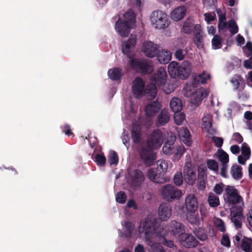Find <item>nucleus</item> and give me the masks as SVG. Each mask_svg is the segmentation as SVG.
Returning a JSON list of instances; mask_svg holds the SVG:
<instances>
[{
    "instance_id": "nucleus-8",
    "label": "nucleus",
    "mask_w": 252,
    "mask_h": 252,
    "mask_svg": "<svg viewBox=\"0 0 252 252\" xmlns=\"http://www.w3.org/2000/svg\"><path fill=\"white\" fill-rule=\"evenodd\" d=\"M129 180L134 188L140 187L145 180L143 172L139 169H135L128 172Z\"/></svg>"
},
{
    "instance_id": "nucleus-29",
    "label": "nucleus",
    "mask_w": 252,
    "mask_h": 252,
    "mask_svg": "<svg viewBox=\"0 0 252 252\" xmlns=\"http://www.w3.org/2000/svg\"><path fill=\"white\" fill-rule=\"evenodd\" d=\"M201 29V26L199 24L194 25L191 22L189 21H185L184 23L182 31L185 33L190 34L194 30L196 31V32Z\"/></svg>"
},
{
    "instance_id": "nucleus-36",
    "label": "nucleus",
    "mask_w": 252,
    "mask_h": 252,
    "mask_svg": "<svg viewBox=\"0 0 252 252\" xmlns=\"http://www.w3.org/2000/svg\"><path fill=\"white\" fill-rule=\"evenodd\" d=\"M194 41L198 48H202L204 46L203 35L201 33V29H200L195 33Z\"/></svg>"
},
{
    "instance_id": "nucleus-48",
    "label": "nucleus",
    "mask_w": 252,
    "mask_h": 252,
    "mask_svg": "<svg viewBox=\"0 0 252 252\" xmlns=\"http://www.w3.org/2000/svg\"><path fill=\"white\" fill-rule=\"evenodd\" d=\"M228 29H229L230 32L234 34H236L238 32V27L236 22L232 19L228 22Z\"/></svg>"
},
{
    "instance_id": "nucleus-47",
    "label": "nucleus",
    "mask_w": 252,
    "mask_h": 252,
    "mask_svg": "<svg viewBox=\"0 0 252 252\" xmlns=\"http://www.w3.org/2000/svg\"><path fill=\"white\" fill-rule=\"evenodd\" d=\"M185 119V115L182 113H175L174 120L175 123L178 125H181Z\"/></svg>"
},
{
    "instance_id": "nucleus-26",
    "label": "nucleus",
    "mask_w": 252,
    "mask_h": 252,
    "mask_svg": "<svg viewBox=\"0 0 252 252\" xmlns=\"http://www.w3.org/2000/svg\"><path fill=\"white\" fill-rule=\"evenodd\" d=\"M197 87V84L193 80L192 82L187 83L185 85L182 93L186 97H191L195 92V88Z\"/></svg>"
},
{
    "instance_id": "nucleus-23",
    "label": "nucleus",
    "mask_w": 252,
    "mask_h": 252,
    "mask_svg": "<svg viewBox=\"0 0 252 252\" xmlns=\"http://www.w3.org/2000/svg\"><path fill=\"white\" fill-rule=\"evenodd\" d=\"M230 81L234 90H238L240 88L239 90L242 91L245 87V80L242 76L239 74L234 75Z\"/></svg>"
},
{
    "instance_id": "nucleus-55",
    "label": "nucleus",
    "mask_w": 252,
    "mask_h": 252,
    "mask_svg": "<svg viewBox=\"0 0 252 252\" xmlns=\"http://www.w3.org/2000/svg\"><path fill=\"white\" fill-rule=\"evenodd\" d=\"M188 221L192 224L198 225L199 223L198 216L190 214L187 217Z\"/></svg>"
},
{
    "instance_id": "nucleus-40",
    "label": "nucleus",
    "mask_w": 252,
    "mask_h": 252,
    "mask_svg": "<svg viewBox=\"0 0 252 252\" xmlns=\"http://www.w3.org/2000/svg\"><path fill=\"white\" fill-rule=\"evenodd\" d=\"M218 153L219 159L221 162V164H227L229 162L228 155L222 149L219 150Z\"/></svg>"
},
{
    "instance_id": "nucleus-18",
    "label": "nucleus",
    "mask_w": 252,
    "mask_h": 252,
    "mask_svg": "<svg viewBox=\"0 0 252 252\" xmlns=\"http://www.w3.org/2000/svg\"><path fill=\"white\" fill-rule=\"evenodd\" d=\"M156 56L158 62L163 64L169 63L172 59L170 51L165 49L158 50Z\"/></svg>"
},
{
    "instance_id": "nucleus-9",
    "label": "nucleus",
    "mask_w": 252,
    "mask_h": 252,
    "mask_svg": "<svg viewBox=\"0 0 252 252\" xmlns=\"http://www.w3.org/2000/svg\"><path fill=\"white\" fill-rule=\"evenodd\" d=\"M186 149L184 146H170L169 144H164L162 147L163 153L170 156L174 154V160H178L185 153Z\"/></svg>"
},
{
    "instance_id": "nucleus-60",
    "label": "nucleus",
    "mask_w": 252,
    "mask_h": 252,
    "mask_svg": "<svg viewBox=\"0 0 252 252\" xmlns=\"http://www.w3.org/2000/svg\"><path fill=\"white\" fill-rule=\"evenodd\" d=\"M212 140L217 147L220 148L222 146L223 142L222 138L213 136Z\"/></svg>"
},
{
    "instance_id": "nucleus-14",
    "label": "nucleus",
    "mask_w": 252,
    "mask_h": 252,
    "mask_svg": "<svg viewBox=\"0 0 252 252\" xmlns=\"http://www.w3.org/2000/svg\"><path fill=\"white\" fill-rule=\"evenodd\" d=\"M131 27L127 22H124L120 18L115 24V29L119 34L123 37H127L130 33Z\"/></svg>"
},
{
    "instance_id": "nucleus-13",
    "label": "nucleus",
    "mask_w": 252,
    "mask_h": 252,
    "mask_svg": "<svg viewBox=\"0 0 252 252\" xmlns=\"http://www.w3.org/2000/svg\"><path fill=\"white\" fill-rule=\"evenodd\" d=\"M158 50V45L151 41H147L143 44L142 51L145 56L148 58L156 57Z\"/></svg>"
},
{
    "instance_id": "nucleus-3",
    "label": "nucleus",
    "mask_w": 252,
    "mask_h": 252,
    "mask_svg": "<svg viewBox=\"0 0 252 252\" xmlns=\"http://www.w3.org/2000/svg\"><path fill=\"white\" fill-rule=\"evenodd\" d=\"M140 231L141 233H144L145 238L149 239L154 234L160 237L162 235L164 229L157 221L156 220H152L145 219L142 220L140 223Z\"/></svg>"
},
{
    "instance_id": "nucleus-16",
    "label": "nucleus",
    "mask_w": 252,
    "mask_h": 252,
    "mask_svg": "<svg viewBox=\"0 0 252 252\" xmlns=\"http://www.w3.org/2000/svg\"><path fill=\"white\" fill-rule=\"evenodd\" d=\"M185 206L187 212L193 213L197 209L198 203L197 198L193 194H189L185 200Z\"/></svg>"
},
{
    "instance_id": "nucleus-58",
    "label": "nucleus",
    "mask_w": 252,
    "mask_h": 252,
    "mask_svg": "<svg viewBox=\"0 0 252 252\" xmlns=\"http://www.w3.org/2000/svg\"><path fill=\"white\" fill-rule=\"evenodd\" d=\"M158 168L161 170V172H165L168 168V164L164 160H159L158 161Z\"/></svg>"
},
{
    "instance_id": "nucleus-5",
    "label": "nucleus",
    "mask_w": 252,
    "mask_h": 252,
    "mask_svg": "<svg viewBox=\"0 0 252 252\" xmlns=\"http://www.w3.org/2000/svg\"><path fill=\"white\" fill-rule=\"evenodd\" d=\"M151 21L156 29H163L169 25V20L167 15L161 10L154 11L151 16Z\"/></svg>"
},
{
    "instance_id": "nucleus-19",
    "label": "nucleus",
    "mask_w": 252,
    "mask_h": 252,
    "mask_svg": "<svg viewBox=\"0 0 252 252\" xmlns=\"http://www.w3.org/2000/svg\"><path fill=\"white\" fill-rule=\"evenodd\" d=\"M161 108V105L159 102L153 101L146 106V114L148 117H153L158 112Z\"/></svg>"
},
{
    "instance_id": "nucleus-15",
    "label": "nucleus",
    "mask_w": 252,
    "mask_h": 252,
    "mask_svg": "<svg viewBox=\"0 0 252 252\" xmlns=\"http://www.w3.org/2000/svg\"><path fill=\"white\" fill-rule=\"evenodd\" d=\"M167 73L164 67H159L156 73L152 77V81L158 86H161L165 83Z\"/></svg>"
},
{
    "instance_id": "nucleus-57",
    "label": "nucleus",
    "mask_w": 252,
    "mask_h": 252,
    "mask_svg": "<svg viewBox=\"0 0 252 252\" xmlns=\"http://www.w3.org/2000/svg\"><path fill=\"white\" fill-rule=\"evenodd\" d=\"M224 186L222 183L216 184L214 187L213 191L218 195L221 194L223 192Z\"/></svg>"
},
{
    "instance_id": "nucleus-22",
    "label": "nucleus",
    "mask_w": 252,
    "mask_h": 252,
    "mask_svg": "<svg viewBox=\"0 0 252 252\" xmlns=\"http://www.w3.org/2000/svg\"><path fill=\"white\" fill-rule=\"evenodd\" d=\"M131 137L133 142L139 143L142 140L141 127L140 126L133 124L131 130Z\"/></svg>"
},
{
    "instance_id": "nucleus-49",
    "label": "nucleus",
    "mask_w": 252,
    "mask_h": 252,
    "mask_svg": "<svg viewBox=\"0 0 252 252\" xmlns=\"http://www.w3.org/2000/svg\"><path fill=\"white\" fill-rule=\"evenodd\" d=\"M241 247L245 252H252V242L249 240H243Z\"/></svg>"
},
{
    "instance_id": "nucleus-51",
    "label": "nucleus",
    "mask_w": 252,
    "mask_h": 252,
    "mask_svg": "<svg viewBox=\"0 0 252 252\" xmlns=\"http://www.w3.org/2000/svg\"><path fill=\"white\" fill-rule=\"evenodd\" d=\"M126 198L127 196L125 192L123 191H120L116 194V200L119 203L124 204L126 202Z\"/></svg>"
},
{
    "instance_id": "nucleus-50",
    "label": "nucleus",
    "mask_w": 252,
    "mask_h": 252,
    "mask_svg": "<svg viewBox=\"0 0 252 252\" xmlns=\"http://www.w3.org/2000/svg\"><path fill=\"white\" fill-rule=\"evenodd\" d=\"M241 151L243 156L250 158L251 156V149L246 143H243L242 145Z\"/></svg>"
},
{
    "instance_id": "nucleus-45",
    "label": "nucleus",
    "mask_w": 252,
    "mask_h": 252,
    "mask_svg": "<svg viewBox=\"0 0 252 252\" xmlns=\"http://www.w3.org/2000/svg\"><path fill=\"white\" fill-rule=\"evenodd\" d=\"M119 158L117 153L115 151H112L108 156V162L110 165L117 164Z\"/></svg>"
},
{
    "instance_id": "nucleus-59",
    "label": "nucleus",
    "mask_w": 252,
    "mask_h": 252,
    "mask_svg": "<svg viewBox=\"0 0 252 252\" xmlns=\"http://www.w3.org/2000/svg\"><path fill=\"white\" fill-rule=\"evenodd\" d=\"M63 129V131L67 136H69L70 135H72L74 136V135L73 133L72 132V130L70 128V126L68 124H65L64 126L61 127Z\"/></svg>"
},
{
    "instance_id": "nucleus-1",
    "label": "nucleus",
    "mask_w": 252,
    "mask_h": 252,
    "mask_svg": "<svg viewBox=\"0 0 252 252\" xmlns=\"http://www.w3.org/2000/svg\"><path fill=\"white\" fill-rule=\"evenodd\" d=\"M163 134L160 130L155 129L149 135L145 144L140 145L139 153L141 159L147 166L154 164L157 159L154 150L159 148L163 143Z\"/></svg>"
},
{
    "instance_id": "nucleus-25",
    "label": "nucleus",
    "mask_w": 252,
    "mask_h": 252,
    "mask_svg": "<svg viewBox=\"0 0 252 252\" xmlns=\"http://www.w3.org/2000/svg\"><path fill=\"white\" fill-rule=\"evenodd\" d=\"M157 168H151L148 171V176L152 181L158 184H162L165 182V180L160 177Z\"/></svg>"
},
{
    "instance_id": "nucleus-11",
    "label": "nucleus",
    "mask_w": 252,
    "mask_h": 252,
    "mask_svg": "<svg viewBox=\"0 0 252 252\" xmlns=\"http://www.w3.org/2000/svg\"><path fill=\"white\" fill-rule=\"evenodd\" d=\"M179 239L181 244L187 248H194L198 243L196 238L190 233H182L180 235Z\"/></svg>"
},
{
    "instance_id": "nucleus-43",
    "label": "nucleus",
    "mask_w": 252,
    "mask_h": 252,
    "mask_svg": "<svg viewBox=\"0 0 252 252\" xmlns=\"http://www.w3.org/2000/svg\"><path fill=\"white\" fill-rule=\"evenodd\" d=\"M94 161L97 165L100 166H103L106 164V158L103 153L97 154L95 156Z\"/></svg>"
},
{
    "instance_id": "nucleus-53",
    "label": "nucleus",
    "mask_w": 252,
    "mask_h": 252,
    "mask_svg": "<svg viewBox=\"0 0 252 252\" xmlns=\"http://www.w3.org/2000/svg\"><path fill=\"white\" fill-rule=\"evenodd\" d=\"M186 55V52L180 48L177 49L174 53L175 58L179 61H183Z\"/></svg>"
},
{
    "instance_id": "nucleus-20",
    "label": "nucleus",
    "mask_w": 252,
    "mask_h": 252,
    "mask_svg": "<svg viewBox=\"0 0 252 252\" xmlns=\"http://www.w3.org/2000/svg\"><path fill=\"white\" fill-rule=\"evenodd\" d=\"M185 180L188 184L193 185L196 180V173L191 167L185 165L184 169Z\"/></svg>"
},
{
    "instance_id": "nucleus-62",
    "label": "nucleus",
    "mask_w": 252,
    "mask_h": 252,
    "mask_svg": "<svg viewBox=\"0 0 252 252\" xmlns=\"http://www.w3.org/2000/svg\"><path fill=\"white\" fill-rule=\"evenodd\" d=\"M221 244L222 245H223L224 246H225L227 247H230V240H229V237L227 235L224 234L222 236V239L221 241Z\"/></svg>"
},
{
    "instance_id": "nucleus-52",
    "label": "nucleus",
    "mask_w": 252,
    "mask_h": 252,
    "mask_svg": "<svg viewBox=\"0 0 252 252\" xmlns=\"http://www.w3.org/2000/svg\"><path fill=\"white\" fill-rule=\"evenodd\" d=\"M208 168L214 171L219 170V166L217 162L214 159H208L207 161Z\"/></svg>"
},
{
    "instance_id": "nucleus-61",
    "label": "nucleus",
    "mask_w": 252,
    "mask_h": 252,
    "mask_svg": "<svg viewBox=\"0 0 252 252\" xmlns=\"http://www.w3.org/2000/svg\"><path fill=\"white\" fill-rule=\"evenodd\" d=\"M216 225L218 229L221 232L225 231V227L223 220L220 219H218L216 220Z\"/></svg>"
},
{
    "instance_id": "nucleus-56",
    "label": "nucleus",
    "mask_w": 252,
    "mask_h": 252,
    "mask_svg": "<svg viewBox=\"0 0 252 252\" xmlns=\"http://www.w3.org/2000/svg\"><path fill=\"white\" fill-rule=\"evenodd\" d=\"M196 94L200 95L201 97L200 100H202L204 98L208 95L209 92L206 89L200 88L196 90Z\"/></svg>"
},
{
    "instance_id": "nucleus-10",
    "label": "nucleus",
    "mask_w": 252,
    "mask_h": 252,
    "mask_svg": "<svg viewBox=\"0 0 252 252\" xmlns=\"http://www.w3.org/2000/svg\"><path fill=\"white\" fill-rule=\"evenodd\" d=\"M145 83L143 80L139 77H136L133 81L132 92L136 98H140L144 94Z\"/></svg>"
},
{
    "instance_id": "nucleus-24",
    "label": "nucleus",
    "mask_w": 252,
    "mask_h": 252,
    "mask_svg": "<svg viewBox=\"0 0 252 252\" xmlns=\"http://www.w3.org/2000/svg\"><path fill=\"white\" fill-rule=\"evenodd\" d=\"M170 114L168 110L163 109L161 110L157 117L156 124L158 126H165L170 120Z\"/></svg>"
},
{
    "instance_id": "nucleus-31",
    "label": "nucleus",
    "mask_w": 252,
    "mask_h": 252,
    "mask_svg": "<svg viewBox=\"0 0 252 252\" xmlns=\"http://www.w3.org/2000/svg\"><path fill=\"white\" fill-rule=\"evenodd\" d=\"M156 84H150L145 87L144 95L150 97L151 99L154 98L157 94V89Z\"/></svg>"
},
{
    "instance_id": "nucleus-28",
    "label": "nucleus",
    "mask_w": 252,
    "mask_h": 252,
    "mask_svg": "<svg viewBox=\"0 0 252 252\" xmlns=\"http://www.w3.org/2000/svg\"><path fill=\"white\" fill-rule=\"evenodd\" d=\"M109 78L114 81L120 80L123 76L122 69L119 67H114L108 71Z\"/></svg>"
},
{
    "instance_id": "nucleus-44",
    "label": "nucleus",
    "mask_w": 252,
    "mask_h": 252,
    "mask_svg": "<svg viewBox=\"0 0 252 252\" xmlns=\"http://www.w3.org/2000/svg\"><path fill=\"white\" fill-rule=\"evenodd\" d=\"M164 232L162 231V235L160 237V242L163 245L166 246L170 248H173L175 247V245L173 241L166 239L164 236Z\"/></svg>"
},
{
    "instance_id": "nucleus-63",
    "label": "nucleus",
    "mask_w": 252,
    "mask_h": 252,
    "mask_svg": "<svg viewBox=\"0 0 252 252\" xmlns=\"http://www.w3.org/2000/svg\"><path fill=\"white\" fill-rule=\"evenodd\" d=\"M201 98L200 95L196 94V90L194 93L193 95L191 96V101L193 103L195 104H199L201 102L202 100H200V99Z\"/></svg>"
},
{
    "instance_id": "nucleus-33",
    "label": "nucleus",
    "mask_w": 252,
    "mask_h": 252,
    "mask_svg": "<svg viewBox=\"0 0 252 252\" xmlns=\"http://www.w3.org/2000/svg\"><path fill=\"white\" fill-rule=\"evenodd\" d=\"M242 167L237 164L233 165L231 166L230 169V173L235 180H239L242 178Z\"/></svg>"
},
{
    "instance_id": "nucleus-27",
    "label": "nucleus",
    "mask_w": 252,
    "mask_h": 252,
    "mask_svg": "<svg viewBox=\"0 0 252 252\" xmlns=\"http://www.w3.org/2000/svg\"><path fill=\"white\" fill-rule=\"evenodd\" d=\"M186 12V8L184 6H179L175 8L171 14V18L175 21L182 19Z\"/></svg>"
},
{
    "instance_id": "nucleus-34",
    "label": "nucleus",
    "mask_w": 252,
    "mask_h": 252,
    "mask_svg": "<svg viewBox=\"0 0 252 252\" xmlns=\"http://www.w3.org/2000/svg\"><path fill=\"white\" fill-rule=\"evenodd\" d=\"M134 224L130 221H126L123 229V235L126 238H130L134 229Z\"/></svg>"
},
{
    "instance_id": "nucleus-6",
    "label": "nucleus",
    "mask_w": 252,
    "mask_h": 252,
    "mask_svg": "<svg viewBox=\"0 0 252 252\" xmlns=\"http://www.w3.org/2000/svg\"><path fill=\"white\" fill-rule=\"evenodd\" d=\"M163 198L168 202L179 199L182 195V192L176 187L171 184L164 185L161 188Z\"/></svg>"
},
{
    "instance_id": "nucleus-64",
    "label": "nucleus",
    "mask_w": 252,
    "mask_h": 252,
    "mask_svg": "<svg viewBox=\"0 0 252 252\" xmlns=\"http://www.w3.org/2000/svg\"><path fill=\"white\" fill-rule=\"evenodd\" d=\"M233 139L238 143L240 144L243 142V138L242 135L238 132L234 133L233 134Z\"/></svg>"
},
{
    "instance_id": "nucleus-21",
    "label": "nucleus",
    "mask_w": 252,
    "mask_h": 252,
    "mask_svg": "<svg viewBox=\"0 0 252 252\" xmlns=\"http://www.w3.org/2000/svg\"><path fill=\"white\" fill-rule=\"evenodd\" d=\"M136 43L135 37H130L127 41L124 42L122 44V52L129 57V54L134 49Z\"/></svg>"
},
{
    "instance_id": "nucleus-38",
    "label": "nucleus",
    "mask_w": 252,
    "mask_h": 252,
    "mask_svg": "<svg viewBox=\"0 0 252 252\" xmlns=\"http://www.w3.org/2000/svg\"><path fill=\"white\" fill-rule=\"evenodd\" d=\"M212 48L214 49H220L222 47V38L220 35L215 34L212 39Z\"/></svg>"
},
{
    "instance_id": "nucleus-42",
    "label": "nucleus",
    "mask_w": 252,
    "mask_h": 252,
    "mask_svg": "<svg viewBox=\"0 0 252 252\" xmlns=\"http://www.w3.org/2000/svg\"><path fill=\"white\" fill-rule=\"evenodd\" d=\"M179 135L181 138H184L187 142L190 141V133L189 131L185 127H182L179 130Z\"/></svg>"
},
{
    "instance_id": "nucleus-2",
    "label": "nucleus",
    "mask_w": 252,
    "mask_h": 252,
    "mask_svg": "<svg viewBox=\"0 0 252 252\" xmlns=\"http://www.w3.org/2000/svg\"><path fill=\"white\" fill-rule=\"evenodd\" d=\"M168 71L171 78L185 80L191 73V64L189 61H184L181 64L172 61L168 65Z\"/></svg>"
},
{
    "instance_id": "nucleus-46",
    "label": "nucleus",
    "mask_w": 252,
    "mask_h": 252,
    "mask_svg": "<svg viewBox=\"0 0 252 252\" xmlns=\"http://www.w3.org/2000/svg\"><path fill=\"white\" fill-rule=\"evenodd\" d=\"M204 128L207 129L209 133H210L209 128L212 126L211 118L209 115L204 116L202 118Z\"/></svg>"
},
{
    "instance_id": "nucleus-7",
    "label": "nucleus",
    "mask_w": 252,
    "mask_h": 252,
    "mask_svg": "<svg viewBox=\"0 0 252 252\" xmlns=\"http://www.w3.org/2000/svg\"><path fill=\"white\" fill-rule=\"evenodd\" d=\"M226 201L229 205H235L238 203L243 202L242 197L239 194L237 189L232 186H227L225 189Z\"/></svg>"
},
{
    "instance_id": "nucleus-4",
    "label": "nucleus",
    "mask_w": 252,
    "mask_h": 252,
    "mask_svg": "<svg viewBox=\"0 0 252 252\" xmlns=\"http://www.w3.org/2000/svg\"><path fill=\"white\" fill-rule=\"evenodd\" d=\"M128 64L132 69L142 74H150L154 70L153 65L146 60L131 58Z\"/></svg>"
},
{
    "instance_id": "nucleus-30",
    "label": "nucleus",
    "mask_w": 252,
    "mask_h": 252,
    "mask_svg": "<svg viewBox=\"0 0 252 252\" xmlns=\"http://www.w3.org/2000/svg\"><path fill=\"white\" fill-rule=\"evenodd\" d=\"M170 229L174 235H180L184 233L183 232L184 231V226L179 222L172 220L170 222Z\"/></svg>"
},
{
    "instance_id": "nucleus-54",
    "label": "nucleus",
    "mask_w": 252,
    "mask_h": 252,
    "mask_svg": "<svg viewBox=\"0 0 252 252\" xmlns=\"http://www.w3.org/2000/svg\"><path fill=\"white\" fill-rule=\"evenodd\" d=\"M173 180L176 185L178 186H181L182 184L183 181V175L182 172H179L176 173L174 177Z\"/></svg>"
},
{
    "instance_id": "nucleus-37",
    "label": "nucleus",
    "mask_w": 252,
    "mask_h": 252,
    "mask_svg": "<svg viewBox=\"0 0 252 252\" xmlns=\"http://www.w3.org/2000/svg\"><path fill=\"white\" fill-rule=\"evenodd\" d=\"M208 202L211 207H216L220 205V199L218 196L210 193L208 198Z\"/></svg>"
},
{
    "instance_id": "nucleus-32",
    "label": "nucleus",
    "mask_w": 252,
    "mask_h": 252,
    "mask_svg": "<svg viewBox=\"0 0 252 252\" xmlns=\"http://www.w3.org/2000/svg\"><path fill=\"white\" fill-rule=\"evenodd\" d=\"M136 15L133 10L128 9L124 14V22H127L131 26L135 24Z\"/></svg>"
},
{
    "instance_id": "nucleus-17",
    "label": "nucleus",
    "mask_w": 252,
    "mask_h": 252,
    "mask_svg": "<svg viewBox=\"0 0 252 252\" xmlns=\"http://www.w3.org/2000/svg\"><path fill=\"white\" fill-rule=\"evenodd\" d=\"M171 205L166 202L161 203L158 207V216L159 219L163 221L167 220L171 216Z\"/></svg>"
},
{
    "instance_id": "nucleus-39",
    "label": "nucleus",
    "mask_w": 252,
    "mask_h": 252,
    "mask_svg": "<svg viewBox=\"0 0 252 252\" xmlns=\"http://www.w3.org/2000/svg\"><path fill=\"white\" fill-rule=\"evenodd\" d=\"M193 233L200 240L204 241L208 238V236L205 233V230L202 228H196L193 231Z\"/></svg>"
},
{
    "instance_id": "nucleus-12",
    "label": "nucleus",
    "mask_w": 252,
    "mask_h": 252,
    "mask_svg": "<svg viewBox=\"0 0 252 252\" xmlns=\"http://www.w3.org/2000/svg\"><path fill=\"white\" fill-rule=\"evenodd\" d=\"M231 220L233 222L235 227L238 229L242 227L241 220L244 219L242 209L233 207L231 209Z\"/></svg>"
},
{
    "instance_id": "nucleus-35",
    "label": "nucleus",
    "mask_w": 252,
    "mask_h": 252,
    "mask_svg": "<svg viewBox=\"0 0 252 252\" xmlns=\"http://www.w3.org/2000/svg\"><path fill=\"white\" fill-rule=\"evenodd\" d=\"M170 106L174 113L179 112L182 108L181 100L177 97L173 98L170 101Z\"/></svg>"
},
{
    "instance_id": "nucleus-41",
    "label": "nucleus",
    "mask_w": 252,
    "mask_h": 252,
    "mask_svg": "<svg viewBox=\"0 0 252 252\" xmlns=\"http://www.w3.org/2000/svg\"><path fill=\"white\" fill-rule=\"evenodd\" d=\"M210 77L209 74L203 73L199 74L198 76L194 77L193 81L195 83L197 84V85L199 83L204 84L206 83L207 79L209 78Z\"/></svg>"
}]
</instances>
